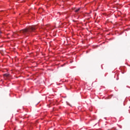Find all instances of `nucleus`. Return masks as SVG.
<instances>
[{"label": "nucleus", "instance_id": "obj_1", "mask_svg": "<svg viewBox=\"0 0 130 130\" xmlns=\"http://www.w3.org/2000/svg\"><path fill=\"white\" fill-rule=\"evenodd\" d=\"M37 29V27L35 26H31L28 27H26L25 29L21 30L17 32H14L13 36L14 37H17V36H20V34H30L32 32H35V30Z\"/></svg>", "mask_w": 130, "mask_h": 130}, {"label": "nucleus", "instance_id": "obj_2", "mask_svg": "<svg viewBox=\"0 0 130 130\" xmlns=\"http://www.w3.org/2000/svg\"><path fill=\"white\" fill-rule=\"evenodd\" d=\"M80 10H81V8H78L77 9H76V10L74 11V12H75V13H78V12H79V11H80Z\"/></svg>", "mask_w": 130, "mask_h": 130}, {"label": "nucleus", "instance_id": "obj_3", "mask_svg": "<svg viewBox=\"0 0 130 130\" xmlns=\"http://www.w3.org/2000/svg\"><path fill=\"white\" fill-rule=\"evenodd\" d=\"M4 77H9V74H4Z\"/></svg>", "mask_w": 130, "mask_h": 130}, {"label": "nucleus", "instance_id": "obj_4", "mask_svg": "<svg viewBox=\"0 0 130 130\" xmlns=\"http://www.w3.org/2000/svg\"><path fill=\"white\" fill-rule=\"evenodd\" d=\"M115 100H118L117 98H115Z\"/></svg>", "mask_w": 130, "mask_h": 130}]
</instances>
